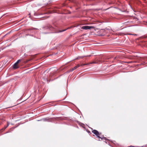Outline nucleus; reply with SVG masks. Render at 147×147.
<instances>
[{"mask_svg":"<svg viewBox=\"0 0 147 147\" xmlns=\"http://www.w3.org/2000/svg\"><path fill=\"white\" fill-rule=\"evenodd\" d=\"M92 132L93 134L96 135L99 138H100L101 140H102L103 139H105V138H101L100 136V134L97 130H94L92 131Z\"/></svg>","mask_w":147,"mask_h":147,"instance_id":"1","label":"nucleus"},{"mask_svg":"<svg viewBox=\"0 0 147 147\" xmlns=\"http://www.w3.org/2000/svg\"><path fill=\"white\" fill-rule=\"evenodd\" d=\"M94 27L92 26H84L82 27V28L84 30L89 29L91 28H93Z\"/></svg>","mask_w":147,"mask_h":147,"instance_id":"2","label":"nucleus"},{"mask_svg":"<svg viewBox=\"0 0 147 147\" xmlns=\"http://www.w3.org/2000/svg\"><path fill=\"white\" fill-rule=\"evenodd\" d=\"M19 67L18 65L16 63H15L13 66V68L14 69H16Z\"/></svg>","mask_w":147,"mask_h":147,"instance_id":"3","label":"nucleus"},{"mask_svg":"<svg viewBox=\"0 0 147 147\" xmlns=\"http://www.w3.org/2000/svg\"><path fill=\"white\" fill-rule=\"evenodd\" d=\"M80 66V65H78L76 66H75L74 68H73L71 70V71H73V70L76 69L78 67Z\"/></svg>","mask_w":147,"mask_h":147,"instance_id":"4","label":"nucleus"},{"mask_svg":"<svg viewBox=\"0 0 147 147\" xmlns=\"http://www.w3.org/2000/svg\"><path fill=\"white\" fill-rule=\"evenodd\" d=\"M9 124V123H8L7 125V126H5L4 127V128H3V129H2L1 130H5V129L8 126Z\"/></svg>","mask_w":147,"mask_h":147,"instance_id":"5","label":"nucleus"},{"mask_svg":"<svg viewBox=\"0 0 147 147\" xmlns=\"http://www.w3.org/2000/svg\"><path fill=\"white\" fill-rule=\"evenodd\" d=\"M95 63L94 62H92V63H91V62H90V63H87V64H82L81 66H84V65H88V64H91L92 63Z\"/></svg>","mask_w":147,"mask_h":147,"instance_id":"6","label":"nucleus"},{"mask_svg":"<svg viewBox=\"0 0 147 147\" xmlns=\"http://www.w3.org/2000/svg\"><path fill=\"white\" fill-rule=\"evenodd\" d=\"M42 120L43 121H46L48 120V119H47V118H44L43 119H42Z\"/></svg>","mask_w":147,"mask_h":147,"instance_id":"7","label":"nucleus"},{"mask_svg":"<svg viewBox=\"0 0 147 147\" xmlns=\"http://www.w3.org/2000/svg\"><path fill=\"white\" fill-rule=\"evenodd\" d=\"M20 61V60H18L16 63L18 65Z\"/></svg>","mask_w":147,"mask_h":147,"instance_id":"8","label":"nucleus"},{"mask_svg":"<svg viewBox=\"0 0 147 147\" xmlns=\"http://www.w3.org/2000/svg\"><path fill=\"white\" fill-rule=\"evenodd\" d=\"M67 28V29H68V28ZM66 30H67V29H64V30H63L60 31H59V32H63V31H65Z\"/></svg>","mask_w":147,"mask_h":147,"instance_id":"9","label":"nucleus"},{"mask_svg":"<svg viewBox=\"0 0 147 147\" xmlns=\"http://www.w3.org/2000/svg\"><path fill=\"white\" fill-rule=\"evenodd\" d=\"M84 57V56L83 57H78V58H77V59H79V58H83V57Z\"/></svg>","mask_w":147,"mask_h":147,"instance_id":"10","label":"nucleus"},{"mask_svg":"<svg viewBox=\"0 0 147 147\" xmlns=\"http://www.w3.org/2000/svg\"><path fill=\"white\" fill-rule=\"evenodd\" d=\"M33 29H36V28H33Z\"/></svg>","mask_w":147,"mask_h":147,"instance_id":"11","label":"nucleus"}]
</instances>
